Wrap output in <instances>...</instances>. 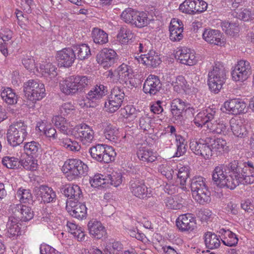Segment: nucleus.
<instances>
[{"instance_id": "nucleus-34", "label": "nucleus", "mask_w": 254, "mask_h": 254, "mask_svg": "<svg viewBox=\"0 0 254 254\" xmlns=\"http://www.w3.org/2000/svg\"><path fill=\"white\" fill-rule=\"evenodd\" d=\"M206 248L213 250L218 248L221 244L220 236L211 232H207L203 236Z\"/></svg>"}, {"instance_id": "nucleus-42", "label": "nucleus", "mask_w": 254, "mask_h": 254, "mask_svg": "<svg viewBox=\"0 0 254 254\" xmlns=\"http://www.w3.org/2000/svg\"><path fill=\"white\" fill-rule=\"evenodd\" d=\"M207 128L210 132L216 134H220L226 135L229 132L228 126L223 123H217L214 121L213 123L208 124Z\"/></svg>"}, {"instance_id": "nucleus-26", "label": "nucleus", "mask_w": 254, "mask_h": 254, "mask_svg": "<svg viewBox=\"0 0 254 254\" xmlns=\"http://www.w3.org/2000/svg\"><path fill=\"white\" fill-rule=\"evenodd\" d=\"M135 60L139 64L152 67H156L161 63L159 57L156 55L154 51H150L147 54L137 56L135 57Z\"/></svg>"}, {"instance_id": "nucleus-19", "label": "nucleus", "mask_w": 254, "mask_h": 254, "mask_svg": "<svg viewBox=\"0 0 254 254\" xmlns=\"http://www.w3.org/2000/svg\"><path fill=\"white\" fill-rule=\"evenodd\" d=\"M202 38L206 42L211 45L222 46L224 44L223 35L218 30L205 29L202 34Z\"/></svg>"}, {"instance_id": "nucleus-58", "label": "nucleus", "mask_w": 254, "mask_h": 254, "mask_svg": "<svg viewBox=\"0 0 254 254\" xmlns=\"http://www.w3.org/2000/svg\"><path fill=\"white\" fill-rule=\"evenodd\" d=\"M43 211L42 221L49 223L54 228V226H56L55 223H58L57 221L59 220L58 218L54 213H49L47 209L43 210Z\"/></svg>"}, {"instance_id": "nucleus-18", "label": "nucleus", "mask_w": 254, "mask_h": 254, "mask_svg": "<svg viewBox=\"0 0 254 254\" xmlns=\"http://www.w3.org/2000/svg\"><path fill=\"white\" fill-rule=\"evenodd\" d=\"M195 221V218L192 214L187 213L180 215L176 223L181 231H191L196 227Z\"/></svg>"}, {"instance_id": "nucleus-4", "label": "nucleus", "mask_w": 254, "mask_h": 254, "mask_svg": "<svg viewBox=\"0 0 254 254\" xmlns=\"http://www.w3.org/2000/svg\"><path fill=\"white\" fill-rule=\"evenodd\" d=\"M62 170L67 180L72 181L86 175L88 167L79 159H68L65 161Z\"/></svg>"}, {"instance_id": "nucleus-60", "label": "nucleus", "mask_w": 254, "mask_h": 254, "mask_svg": "<svg viewBox=\"0 0 254 254\" xmlns=\"http://www.w3.org/2000/svg\"><path fill=\"white\" fill-rule=\"evenodd\" d=\"M122 182V176L121 174L115 173L107 176V185L109 184L115 187L119 186Z\"/></svg>"}, {"instance_id": "nucleus-9", "label": "nucleus", "mask_w": 254, "mask_h": 254, "mask_svg": "<svg viewBox=\"0 0 254 254\" xmlns=\"http://www.w3.org/2000/svg\"><path fill=\"white\" fill-rule=\"evenodd\" d=\"M188 110L194 111V109L190 107V104L186 103L180 98L173 99L171 102V112L172 119L176 124H182L184 120L183 112Z\"/></svg>"}, {"instance_id": "nucleus-3", "label": "nucleus", "mask_w": 254, "mask_h": 254, "mask_svg": "<svg viewBox=\"0 0 254 254\" xmlns=\"http://www.w3.org/2000/svg\"><path fill=\"white\" fill-rule=\"evenodd\" d=\"M190 189L193 198L199 204H204L210 201V192L203 177H193L191 181Z\"/></svg>"}, {"instance_id": "nucleus-33", "label": "nucleus", "mask_w": 254, "mask_h": 254, "mask_svg": "<svg viewBox=\"0 0 254 254\" xmlns=\"http://www.w3.org/2000/svg\"><path fill=\"white\" fill-rule=\"evenodd\" d=\"M219 232L222 236L221 240L225 246L234 247L238 244L239 239L237 236L229 230L222 228Z\"/></svg>"}, {"instance_id": "nucleus-44", "label": "nucleus", "mask_w": 254, "mask_h": 254, "mask_svg": "<svg viewBox=\"0 0 254 254\" xmlns=\"http://www.w3.org/2000/svg\"><path fill=\"white\" fill-rule=\"evenodd\" d=\"M104 134L106 139L116 141L118 139L119 130L113 125L107 123L104 126Z\"/></svg>"}, {"instance_id": "nucleus-49", "label": "nucleus", "mask_w": 254, "mask_h": 254, "mask_svg": "<svg viewBox=\"0 0 254 254\" xmlns=\"http://www.w3.org/2000/svg\"><path fill=\"white\" fill-rule=\"evenodd\" d=\"M1 163L4 166L10 169H16L20 166V161L18 158L9 156L4 157Z\"/></svg>"}, {"instance_id": "nucleus-6", "label": "nucleus", "mask_w": 254, "mask_h": 254, "mask_svg": "<svg viewBox=\"0 0 254 254\" xmlns=\"http://www.w3.org/2000/svg\"><path fill=\"white\" fill-rule=\"evenodd\" d=\"M27 126L23 122H16L9 126L6 132L8 143L15 147L21 144L27 136Z\"/></svg>"}, {"instance_id": "nucleus-55", "label": "nucleus", "mask_w": 254, "mask_h": 254, "mask_svg": "<svg viewBox=\"0 0 254 254\" xmlns=\"http://www.w3.org/2000/svg\"><path fill=\"white\" fill-rule=\"evenodd\" d=\"M190 176V171L188 166H183L179 169L177 174L178 182L181 186L185 185L187 180Z\"/></svg>"}, {"instance_id": "nucleus-8", "label": "nucleus", "mask_w": 254, "mask_h": 254, "mask_svg": "<svg viewBox=\"0 0 254 254\" xmlns=\"http://www.w3.org/2000/svg\"><path fill=\"white\" fill-rule=\"evenodd\" d=\"M129 188L132 194L140 199H147L152 195L151 189L147 187L144 181L140 178L139 175L131 178Z\"/></svg>"}, {"instance_id": "nucleus-23", "label": "nucleus", "mask_w": 254, "mask_h": 254, "mask_svg": "<svg viewBox=\"0 0 254 254\" xmlns=\"http://www.w3.org/2000/svg\"><path fill=\"white\" fill-rule=\"evenodd\" d=\"M224 107L229 114L239 115L245 112L246 105L239 99H233L225 102Z\"/></svg>"}, {"instance_id": "nucleus-2", "label": "nucleus", "mask_w": 254, "mask_h": 254, "mask_svg": "<svg viewBox=\"0 0 254 254\" xmlns=\"http://www.w3.org/2000/svg\"><path fill=\"white\" fill-rule=\"evenodd\" d=\"M23 91L26 100L31 102L28 105L29 108L34 107L36 101L43 99L46 95L44 85L37 80L31 79L24 83Z\"/></svg>"}, {"instance_id": "nucleus-35", "label": "nucleus", "mask_w": 254, "mask_h": 254, "mask_svg": "<svg viewBox=\"0 0 254 254\" xmlns=\"http://www.w3.org/2000/svg\"><path fill=\"white\" fill-rule=\"evenodd\" d=\"M230 126L232 131L236 136L245 138L248 136V131L240 121L234 119L231 120Z\"/></svg>"}, {"instance_id": "nucleus-24", "label": "nucleus", "mask_w": 254, "mask_h": 254, "mask_svg": "<svg viewBox=\"0 0 254 254\" xmlns=\"http://www.w3.org/2000/svg\"><path fill=\"white\" fill-rule=\"evenodd\" d=\"M180 62L187 65H193L196 64L197 60L194 51L190 49L182 48L177 52Z\"/></svg>"}, {"instance_id": "nucleus-36", "label": "nucleus", "mask_w": 254, "mask_h": 254, "mask_svg": "<svg viewBox=\"0 0 254 254\" xmlns=\"http://www.w3.org/2000/svg\"><path fill=\"white\" fill-rule=\"evenodd\" d=\"M0 96L2 100L8 105H15L17 102L18 96L11 88L2 87Z\"/></svg>"}, {"instance_id": "nucleus-43", "label": "nucleus", "mask_w": 254, "mask_h": 254, "mask_svg": "<svg viewBox=\"0 0 254 254\" xmlns=\"http://www.w3.org/2000/svg\"><path fill=\"white\" fill-rule=\"evenodd\" d=\"M92 37L95 43L103 45L108 42V35L103 30L94 28L92 31Z\"/></svg>"}, {"instance_id": "nucleus-31", "label": "nucleus", "mask_w": 254, "mask_h": 254, "mask_svg": "<svg viewBox=\"0 0 254 254\" xmlns=\"http://www.w3.org/2000/svg\"><path fill=\"white\" fill-rule=\"evenodd\" d=\"M207 140L212 150V156H218L224 150L226 144V141L220 138L207 137Z\"/></svg>"}, {"instance_id": "nucleus-29", "label": "nucleus", "mask_w": 254, "mask_h": 254, "mask_svg": "<svg viewBox=\"0 0 254 254\" xmlns=\"http://www.w3.org/2000/svg\"><path fill=\"white\" fill-rule=\"evenodd\" d=\"M38 190L37 194L41 198L42 202L46 203L56 201V194L51 188L46 185H41Z\"/></svg>"}, {"instance_id": "nucleus-59", "label": "nucleus", "mask_w": 254, "mask_h": 254, "mask_svg": "<svg viewBox=\"0 0 254 254\" xmlns=\"http://www.w3.org/2000/svg\"><path fill=\"white\" fill-rule=\"evenodd\" d=\"M178 197L176 196L174 197H168L165 199V203L166 207L169 209H180L183 207V204L178 201Z\"/></svg>"}, {"instance_id": "nucleus-12", "label": "nucleus", "mask_w": 254, "mask_h": 254, "mask_svg": "<svg viewBox=\"0 0 254 254\" xmlns=\"http://www.w3.org/2000/svg\"><path fill=\"white\" fill-rule=\"evenodd\" d=\"M9 211L11 213V215L20 221H28L34 216V212L31 208L21 203L10 205Z\"/></svg>"}, {"instance_id": "nucleus-37", "label": "nucleus", "mask_w": 254, "mask_h": 254, "mask_svg": "<svg viewBox=\"0 0 254 254\" xmlns=\"http://www.w3.org/2000/svg\"><path fill=\"white\" fill-rule=\"evenodd\" d=\"M58 143L68 151L76 152L78 151L81 148L77 141L68 138L66 136L60 137Z\"/></svg>"}, {"instance_id": "nucleus-27", "label": "nucleus", "mask_w": 254, "mask_h": 254, "mask_svg": "<svg viewBox=\"0 0 254 254\" xmlns=\"http://www.w3.org/2000/svg\"><path fill=\"white\" fill-rule=\"evenodd\" d=\"M61 191L66 197L76 201L82 196L81 190L77 185L66 184L62 187Z\"/></svg>"}, {"instance_id": "nucleus-57", "label": "nucleus", "mask_w": 254, "mask_h": 254, "mask_svg": "<svg viewBox=\"0 0 254 254\" xmlns=\"http://www.w3.org/2000/svg\"><path fill=\"white\" fill-rule=\"evenodd\" d=\"M174 90L178 92H181L182 91L185 90L186 87L187 81L185 77L182 75L178 76L175 81H173L172 83Z\"/></svg>"}, {"instance_id": "nucleus-48", "label": "nucleus", "mask_w": 254, "mask_h": 254, "mask_svg": "<svg viewBox=\"0 0 254 254\" xmlns=\"http://www.w3.org/2000/svg\"><path fill=\"white\" fill-rule=\"evenodd\" d=\"M221 27L224 31L231 36H234L240 31L239 25L237 23H230L227 21L222 22Z\"/></svg>"}, {"instance_id": "nucleus-51", "label": "nucleus", "mask_w": 254, "mask_h": 254, "mask_svg": "<svg viewBox=\"0 0 254 254\" xmlns=\"http://www.w3.org/2000/svg\"><path fill=\"white\" fill-rule=\"evenodd\" d=\"M90 183L92 187L94 188H106L108 187L107 183V177H104L101 174H96L90 179Z\"/></svg>"}, {"instance_id": "nucleus-15", "label": "nucleus", "mask_w": 254, "mask_h": 254, "mask_svg": "<svg viewBox=\"0 0 254 254\" xmlns=\"http://www.w3.org/2000/svg\"><path fill=\"white\" fill-rule=\"evenodd\" d=\"M251 73L250 63L245 60H241L234 67L231 74L234 80L243 81L246 80Z\"/></svg>"}, {"instance_id": "nucleus-14", "label": "nucleus", "mask_w": 254, "mask_h": 254, "mask_svg": "<svg viewBox=\"0 0 254 254\" xmlns=\"http://www.w3.org/2000/svg\"><path fill=\"white\" fill-rule=\"evenodd\" d=\"M118 55L110 48H104L96 56L97 63L104 68L112 66L117 61Z\"/></svg>"}, {"instance_id": "nucleus-25", "label": "nucleus", "mask_w": 254, "mask_h": 254, "mask_svg": "<svg viewBox=\"0 0 254 254\" xmlns=\"http://www.w3.org/2000/svg\"><path fill=\"white\" fill-rule=\"evenodd\" d=\"M74 76H70L60 83L61 91L67 95H73L79 92Z\"/></svg>"}, {"instance_id": "nucleus-53", "label": "nucleus", "mask_w": 254, "mask_h": 254, "mask_svg": "<svg viewBox=\"0 0 254 254\" xmlns=\"http://www.w3.org/2000/svg\"><path fill=\"white\" fill-rule=\"evenodd\" d=\"M22 64L24 67L29 71L35 72V71H38L37 64H36L35 59L31 55H26L22 59Z\"/></svg>"}, {"instance_id": "nucleus-56", "label": "nucleus", "mask_w": 254, "mask_h": 254, "mask_svg": "<svg viewBox=\"0 0 254 254\" xmlns=\"http://www.w3.org/2000/svg\"><path fill=\"white\" fill-rule=\"evenodd\" d=\"M202 112L209 122H211L213 119L217 118L220 113L218 108H216L213 105L207 107Z\"/></svg>"}, {"instance_id": "nucleus-47", "label": "nucleus", "mask_w": 254, "mask_h": 254, "mask_svg": "<svg viewBox=\"0 0 254 254\" xmlns=\"http://www.w3.org/2000/svg\"><path fill=\"white\" fill-rule=\"evenodd\" d=\"M176 140L177 142V151L174 157H180L185 154L187 151V141L180 135H176Z\"/></svg>"}, {"instance_id": "nucleus-5", "label": "nucleus", "mask_w": 254, "mask_h": 254, "mask_svg": "<svg viewBox=\"0 0 254 254\" xmlns=\"http://www.w3.org/2000/svg\"><path fill=\"white\" fill-rule=\"evenodd\" d=\"M121 17L126 23L137 28L147 26L150 21L146 13L130 7L126 8L121 14Z\"/></svg>"}, {"instance_id": "nucleus-32", "label": "nucleus", "mask_w": 254, "mask_h": 254, "mask_svg": "<svg viewBox=\"0 0 254 254\" xmlns=\"http://www.w3.org/2000/svg\"><path fill=\"white\" fill-rule=\"evenodd\" d=\"M19 222L16 217L10 215L6 224L7 236L12 238L20 234V227Z\"/></svg>"}, {"instance_id": "nucleus-64", "label": "nucleus", "mask_w": 254, "mask_h": 254, "mask_svg": "<svg viewBox=\"0 0 254 254\" xmlns=\"http://www.w3.org/2000/svg\"><path fill=\"white\" fill-rule=\"evenodd\" d=\"M123 248V245L121 243L114 242L111 246H107L106 250L108 254H121Z\"/></svg>"}, {"instance_id": "nucleus-10", "label": "nucleus", "mask_w": 254, "mask_h": 254, "mask_svg": "<svg viewBox=\"0 0 254 254\" xmlns=\"http://www.w3.org/2000/svg\"><path fill=\"white\" fill-rule=\"evenodd\" d=\"M125 98L123 90L118 86L114 87L111 91L108 102H105V107L109 112L114 113L121 106Z\"/></svg>"}, {"instance_id": "nucleus-30", "label": "nucleus", "mask_w": 254, "mask_h": 254, "mask_svg": "<svg viewBox=\"0 0 254 254\" xmlns=\"http://www.w3.org/2000/svg\"><path fill=\"white\" fill-rule=\"evenodd\" d=\"M208 76L212 77V79L214 78L218 82L224 84L226 79L225 68L221 64L216 63L212 69L209 72Z\"/></svg>"}, {"instance_id": "nucleus-61", "label": "nucleus", "mask_w": 254, "mask_h": 254, "mask_svg": "<svg viewBox=\"0 0 254 254\" xmlns=\"http://www.w3.org/2000/svg\"><path fill=\"white\" fill-rule=\"evenodd\" d=\"M193 122L194 124L198 127H202L203 126L206 125L207 127L208 124H210L211 123L208 121L202 111L199 112L196 115L193 120Z\"/></svg>"}, {"instance_id": "nucleus-38", "label": "nucleus", "mask_w": 254, "mask_h": 254, "mask_svg": "<svg viewBox=\"0 0 254 254\" xmlns=\"http://www.w3.org/2000/svg\"><path fill=\"white\" fill-rule=\"evenodd\" d=\"M137 156L138 158L143 162L147 163L154 162L156 159V154L152 150L142 147L139 149L137 151Z\"/></svg>"}, {"instance_id": "nucleus-20", "label": "nucleus", "mask_w": 254, "mask_h": 254, "mask_svg": "<svg viewBox=\"0 0 254 254\" xmlns=\"http://www.w3.org/2000/svg\"><path fill=\"white\" fill-rule=\"evenodd\" d=\"M66 209L72 217L82 220L86 217L87 208L83 203L75 202H67Z\"/></svg>"}, {"instance_id": "nucleus-50", "label": "nucleus", "mask_w": 254, "mask_h": 254, "mask_svg": "<svg viewBox=\"0 0 254 254\" xmlns=\"http://www.w3.org/2000/svg\"><path fill=\"white\" fill-rule=\"evenodd\" d=\"M17 196L20 203H30L32 201L33 196L29 190L20 188L17 191Z\"/></svg>"}, {"instance_id": "nucleus-21", "label": "nucleus", "mask_w": 254, "mask_h": 254, "mask_svg": "<svg viewBox=\"0 0 254 254\" xmlns=\"http://www.w3.org/2000/svg\"><path fill=\"white\" fill-rule=\"evenodd\" d=\"M183 31V22L178 19H172L169 27L170 39L173 42L180 41L184 37Z\"/></svg>"}, {"instance_id": "nucleus-41", "label": "nucleus", "mask_w": 254, "mask_h": 254, "mask_svg": "<svg viewBox=\"0 0 254 254\" xmlns=\"http://www.w3.org/2000/svg\"><path fill=\"white\" fill-rule=\"evenodd\" d=\"M117 77L119 78L123 79L125 82L127 80L131 78L133 70L131 66L128 65L124 63L120 65L117 69Z\"/></svg>"}, {"instance_id": "nucleus-28", "label": "nucleus", "mask_w": 254, "mask_h": 254, "mask_svg": "<svg viewBox=\"0 0 254 254\" xmlns=\"http://www.w3.org/2000/svg\"><path fill=\"white\" fill-rule=\"evenodd\" d=\"M87 227L90 235L96 239H100L106 234L105 228L100 221L96 220H90Z\"/></svg>"}, {"instance_id": "nucleus-39", "label": "nucleus", "mask_w": 254, "mask_h": 254, "mask_svg": "<svg viewBox=\"0 0 254 254\" xmlns=\"http://www.w3.org/2000/svg\"><path fill=\"white\" fill-rule=\"evenodd\" d=\"M41 148V145L38 142L32 141L24 143L23 150L27 156L34 158L38 156Z\"/></svg>"}, {"instance_id": "nucleus-40", "label": "nucleus", "mask_w": 254, "mask_h": 254, "mask_svg": "<svg viewBox=\"0 0 254 254\" xmlns=\"http://www.w3.org/2000/svg\"><path fill=\"white\" fill-rule=\"evenodd\" d=\"M74 53L76 58L80 60H84L88 59L91 55V51L89 47L85 44L76 45L72 46Z\"/></svg>"}, {"instance_id": "nucleus-63", "label": "nucleus", "mask_w": 254, "mask_h": 254, "mask_svg": "<svg viewBox=\"0 0 254 254\" xmlns=\"http://www.w3.org/2000/svg\"><path fill=\"white\" fill-rule=\"evenodd\" d=\"M31 157L25 160L20 161V165L27 170L34 171L36 170L37 168V160H35Z\"/></svg>"}, {"instance_id": "nucleus-7", "label": "nucleus", "mask_w": 254, "mask_h": 254, "mask_svg": "<svg viewBox=\"0 0 254 254\" xmlns=\"http://www.w3.org/2000/svg\"><path fill=\"white\" fill-rule=\"evenodd\" d=\"M91 157L100 163H109L114 161L116 153L112 147L104 144H97L89 149Z\"/></svg>"}, {"instance_id": "nucleus-1", "label": "nucleus", "mask_w": 254, "mask_h": 254, "mask_svg": "<svg viewBox=\"0 0 254 254\" xmlns=\"http://www.w3.org/2000/svg\"><path fill=\"white\" fill-rule=\"evenodd\" d=\"M233 160L227 164L216 166L212 173V179L220 188L234 189L240 184H251L254 182V165L248 161L242 164Z\"/></svg>"}, {"instance_id": "nucleus-46", "label": "nucleus", "mask_w": 254, "mask_h": 254, "mask_svg": "<svg viewBox=\"0 0 254 254\" xmlns=\"http://www.w3.org/2000/svg\"><path fill=\"white\" fill-rule=\"evenodd\" d=\"M133 37L131 30L127 26L122 27L117 35L118 39L122 44L128 43Z\"/></svg>"}, {"instance_id": "nucleus-45", "label": "nucleus", "mask_w": 254, "mask_h": 254, "mask_svg": "<svg viewBox=\"0 0 254 254\" xmlns=\"http://www.w3.org/2000/svg\"><path fill=\"white\" fill-rule=\"evenodd\" d=\"M235 17L244 22L251 21L254 19V11L252 8L241 9L235 12Z\"/></svg>"}, {"instance_id": "nucleus-13", "label": "nucleus", "mask_w": 254, "mask_h": 254, "mask_svg": "<svg viewBox=\"0 0 254 254\" xmlns=\"http://www.w3.org/2000/svg\"><path fill=\"white\" fill-rule=\"evenodd\" d=\"M190 147L195 154L201 156L205 159H209L212 156V150L209 148L207 138L205 140H190Z\"/></svg>"}, {"instance_id": "nucleus-17", "label": "nucleus", "mask_w": 254, "mask_h": 254, "mask_svg": "<svg viewBox=\"0 0 254 254\" xmlns=\"http://www.w3.org/2000/svg\"><path fill=\"white\" fill-rule=\"evenodd\" d=\"M56 57L59 64L65 67L71 66L76 59L72 47L64 48L58 52Z\"/></svg>"}, {"instance_id": "nucleus-54", "label": "nucleus", "mask_w": 254, "mask_h": 254, "mask_svg": "<svg viewBox=\"0 0 254 254\" xmlns=\"http://www.w3.org/2000/svg\"><path fill=\"white\" fill-rule=\"evenodd\" d=\"M79 92H82L91 84V79L86 76H74Z\"/></svg>"}, {"instance_id": "nucleus-62", "label": "nucleus", "mask_w": 254, "mask_h": 254, "mask_svg": "<svg viewBox=\"0 0 254 254\" xmlns=\"http://www.w3.org/2000/svg\"><path fill=\"white\" fill-rule=\"evenodd\" d=\"M152 119L146 115L141 117L139 121L140 128L144 130H148L152 128Z\"/></svg>"}, {"instance_id": "nucleus-16", "label": "nucleus", "mask_w": 254, "mask_h": 254, "mask_svg": "<svg viewBox=\"0 0 254 254\" xmlns=\"http://www.w3.org/2000/svg\"><path fill=\"white\" fill-rule=\"evenodd\" d=\"M161 88L162 83L159 77L152 74L147 77L143 86V92L150 96L157 95Z\"/></svg>"}, {"instance_id": "nucleus-52", "label": "nucleus", "mask_w": 254, "mask_h": 254, "mask_svg": "<svg viewBox=\"0 0 254 254\" xmlns=\"http://www.w3.org/2000/svg\"><path fill=\"white\" fill-rule=\"evenodd\" d=\"M194 0H185L180 5L179 9L182 12L189 14H194L196 10L195 9Z\"/></svg>"}, {"instance_id": "nucleus-11", "label": "nucleus", "mask_w": 254, "mask_h": 254, "mask_svg": "<svg viewBox=\"0 0 254 254\" xmlns=\"http://www.w3.org/2000/svg\"><path fill=\"white\" fill-rule=\"evenodd\" d=\"M73 135L83 144L87 145L93 140L94 131L89 126L85 124H81L74 127Z\"/></svg>"}, {"instance_id": "nucleus-22", "label": "nucleus", "mask_w": 254, "mask_h": 254, "mask_svg": "<svg viewBox=\"0 0 254 254\" xmlns=\"http://www.w3.org/2000/svg\"><path fill=\"white\" fill-rule=\"evenodd\" d=\"M108 88L103 84L96 85L91 89L86 94V98L95 104L98 103L100 100L108 94Z\"/></svg>"}]
</instances>
